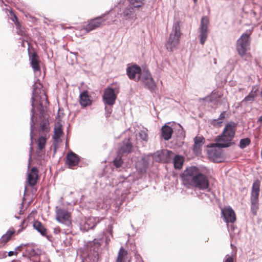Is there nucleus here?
Returning <instances> with one entry per match:
<instances>
[{"label": "nucleus", "instance_id": "2", "mask_svg": "<svg viewBox=\"0 0 262 262\" xmlns=\"http://www.w3.org/2000/svg\"><path fill=\"white\" fill-rule=\"evenodd\" d=\"M237 123L233 121L228 122L222 133L216 137L215 145L217 148H227L232 145V140L235 137Z\"/></svg>", "mask_w": 262, "mask_h": 262}, {"label": "nucleus", "instance_id": "34", "mask_svg": "<svg viewBox=\"0 0 262 262\" xmlns=\"http://www.w3.org/2000/svg\"><path fill=\"white\" fill-rule=\"evenodd\" d=\"M257 89H255L254 90V89L253 88L252 90L251 91V92L249 93V94L246 96L245 98L242 100V103H244L246 102H252L254 100V98L256 96L257 94Z\"/></svg>", "mask_w": 262, "mask_h": 262}, {"label": "nucleus", "instance_id": "17", "mask_svg": "<svg viewBox=\"0 0 262 262\" xmlns=\"http://www.w3.org/2000/svg\"><path fill=\"white\" fill-rule=\"evenodd\" d=\"M80 161V157L73 151H70L66 156V164L69 168L76 166Z\"/></svg>", "mask_w": 262, "mask_h": 262}, {"label": "nucleus", "instance_id": "39", "mask_svg": "<svg viewBox=\"0 0 262 262\" xmlns=\"http://www.w3.org/2000/svg\"><path fill=\"white\" fill-rule=\"evenodd\" d=\"M113 164L117 168H119L121 167H123V165H124V162L122 159V158L119 157V155L114 159Z\"/></svg>", "mask_w": 262, "mask_h": 262}, {"label": "nucleus", "instance_id": "42", "mask_svg": "<svg viewBox=\"0 0 262 262\" xmlns=\"http://www.w3.org/2000/svg\"><path fill=\"white\" fill-rule=\"evenodd\" d=\"M28 245H29V244L27 243L26 244H21V245L17 246V247L15 248V250L14 251H10L9 252H8V256H12L13 255H17V252L16 251L17 250H20V248L23 246H27Z\"/></svg>", "mask_w": 262, "mask_h": 262}, {"label": "nucleus", "instance_id": "28", "mask_svg": "<svg viewBox=\"0 0 262 262\" xmlns=\"http://www.w3.org/2000/svg\"><path fill=\"white\" fill-rule=\"evenodd\" d=\"M147 165V161L144 158H143L137 162L136 167L140 172H144L146 170Z\"/></svg>", "mask_w": 262, "mask_h": 262}, {"label": "nucleus", "instance_id": "22", "mask_svg": "<svg viewBox=\"0 0 262 262\" xmlns=\"http://www.w3.org/2000/svg\"><path fill=\"white\" fill-rule=\"evenodd\" d=\"M173 133V129L171 127L165 124L161 128V136L162 138L166 141L171 139Z\"/></svg>", "mask_w": 262, "mask_h": 262}, {"label": "nucleus", "instance_id": "20", "mask_svg": "<svg viewBox=\"0 0 262 262\" xmlns=\"http://www.w3.org/2000/svg\"><path fill=\"white\" fill-rule=\"evenodd\" d=\"M146 3V0H127L126 4L140 12H143Z\"/></svg>", "mask_w": 262, "mask_h": 262}, {"label": "nucleus", "instance_id": "1", "mask_svg": "<svg viewBox=\"0 0 262 262\" xmlns=\"http://www.w3.org/2000/svg\"><path fill=\"white\" fill-rule=\"evenodd\" d=\"M182 180L190 185L200 190H205L209 188V182L208 178L201 173L195 166L187 167L181 174Z\"/></svg>", "mask_w": 262, "mask_h": 262}, {"label": "nucleus", "instance_id": "15", "mask_svg": "<svg viewBox=\"0 0 262 262\" xmlns=\"http://www.w3.org/2000/svg\"><path fill=\"white\" fill-rule=\"evenodd\" d=\"M29 60L30 61V64L34 72L40 71V60L36 52H33L31 53L29 50L28 51Z\"/></svg>", "mask_w": 262, "mask_h": 262}, {"label": "nucleus", "instance_id": "31", "mask_svg": "<svg viewBox=\"0 0 262 262\" xmlns=\"http://www.w3.org/2000/svg\"><path fill=\"white\" fill-rule=\"evenodd\" d=\"M173 152L170 150L164 149L162 162L169 163L173 159Z\"/></svg>", "mask_w": 262, "mask_h": 262}, {"label": "nucleus", "instance_id": "3", "mask_svg": "<svg viewBox=\"0 0 262 262\" xmlns=\"http://www.w3.org/2000/svg\"><path fill=\"white\" fill-rule=\"evenodd\" d=\"M33 91H32V96L31 98V106H32V109L31 110V121H30V151H29V165H28V169L30 168V162L31 159L32 154L33 151V136L35 135L34 134V130L35 129V124L37 123L36 118L35 119L34 118V114L35 113V103L34 101L35 100V98L36 97L37 92H36V89L37 88V86H36L35 84L34 83L33 85Z\"/></svg>", "mask_w": 262, "mask_h": 262}, {"label": "nucleus", "instance_id": "8", "mask_svg": "<svg viewBox=\"0 0 262 262\" xmlns=\"http://www.w3.org/2000/svg\"><path fill=\"white\" fill-rule=\"evenodd\" d=\"M56 217L58 222L67 227H70L71 225L70 214L64 208L58 206L56 207Z\"/></svg>", "mask_w": 262, "mask_h": 262}, {"label": "nucleus", "instance_id": "19", "mask_svg": "<svg viewBox=\"0 0 262 262\" xmlns=\"http://www.w3.org/2000/svg\"><path fill=\"white\" fill-rule=\"evenodd\" d=\"M38 170L36 167H33L28 173V184L30 186H34L37 182Z\"/></svg>", "mask_w": 262, "mask_h": 262}, {"label": "nucleus", "instance_id": "33", "mask_svg": "<svg viewBox=\"0 0 262 262\" xmlns=\"http://www.w3.org/2000/svg\"><path fill=\"white\" fill-rule=\"evenodd\" d=\"M53 139L56 142H58L60 138L63 135V132L62 128V125H60L58 127L54 128Z\"/></svg>", "mask_w": 262, "mask_h": 262}, {"label": "nucleus", "instance_id": "5", "mask_svg": "<svg viewBox=\"0 0 262 262\" xmlns=\"http://www.w3.org/2000/svg\"><path fill=\"white\" fill-rule=\"evenodd\" d=\"M180 22L176 21L173 23L172 31L166 43L165 46L168 51L172 52L177 48L180 43V38L182 35L180 31Z\"/></svg>", "mask_w": 262, "mask_h": 262}, {"label": "nucleus", "instance_id": "64", "mask_svg": "<svg viewBox=\"0 0 262 262\" xmlns=\"http://www.w3.org/2000/svg\"><path fill=\"white\" fill-rule=\"evenodd\" d=\"M261 28L262 29V25L261 26Z\"/></svg>", "mask_w": 262, "mask_h": 262}, {"label": "nucleus", "instance_id": "35", "mask_svg": "<svg viewBox=\"0 0 262 262\" xmlns=\"http://www.w3.org/2000/svg\"><path fill=\"white\" fill-rule=\"evenodd\" d=\"M124 183V182H119L118 184L117 185V188H115V193L116 194L117 196H118V198L119 199V196L121 195V201L122 202L123 200L125 199V196L124 194H126V192H124V190H120V187L123 185V184Z\"/></svg>", "mask_w": 262, "mask_h": 262}, {"label": "nucleus", "instance_id": "57", "mask_svg": "<svg viewBox=\"0 0 262 262\" xmlns=\"http://www.w3.org/2000/svg\"><path fill=\"white\" fill-rule=\"evenodd\" d=\"M21 205V208H23V207H24V203H23V202H22Z\"/></svg>", "mask_w": 262, "mask_h": 262}, {"label": "nucleus", "instance_id": "55", "mask_svg": "<svg viewBox=\"0 0 262 262\" xmlns=\"http://www.w3.org/2000/svg\"><path fill=\"white\" fill-rule=\"evenodd\" d=\"M43 110H41V111H40V116H39V117H40V118L41 119L42 118V117H43Z\"/></svg>", "mask_w": 262, "mask_h": 262}, {"label": "nucleus", "instance_id": "46", "mask_svg": "<svg viewBox=\"0 0 262 262\" xmlns=\"http://www.w3.org/2000/svg\"><path fill=\"white\" fill-rule=\"evenodd\" d=\"M180 126L181 129L178 130V136L181 139H183L185 137V133L184 129L182 128V126Z\"/></svg>", "mask_w": 262, "mask_h": 262}, {"label": "nucleus", "instance_id": "48", "mask_svg": "<svg viewBox=\"0 0 262 262\" xmlns=\"http://www.w3.org/2000/svg\"><path fill=\"white\" fill-rule=\"evenodd\" d=\"M112 106H106L105 107V110L106 111V113L107 114V117H108V116H110L112 112Z\"/></svg>", "mask_w": 262, "mask_h": 262}, {"label": "nucleus", "instance_id": "24", "mask_svg": "<svg viewBox=\"0 0 262 262\" xmlns=\"http://www.w3.org/2000/svg\"><path fill=\"white\" fill-rule=\"evenodd\" d=\"M141 83L145 89L148 90L151 92H154L156 89V84L152 76Z\"/></svg>", "mask_w": 262, "mask_h": 262}, {"label": "nucleus", "instance_id": "9", "mask_svg": "<svg viewBox=\"0 0 262 262\" xmlns=\"http://www.w3.org/2000/svg\"><path fill=\"white\" fill-rule=\"evenodd\" d=\"M117 97L115 89L111 86H108L105 90L102 95L103 101L105 105L113 106L115 103Z\"/></svg>", "mask_w": 262, "mask_h": 262}, {"label": "nucleus", "instance_id": "58", "mask_svg": "<svg viewBox=\"0 0 262 262\" xmlns=\"http://www.w3.org/2000/svg\"><path fill=\"white\" fill-rule=\"evenodd\" d=\"M19 214H23L21 209L19 210Z\"/></svg>", "mask_w": 262, "mask_h": 262}, {"label": "nucleus", "instance_id": "45", "mask_svg": "<svg viewBox=\"0 0 262 262\" xmlns=\"http://www.w3.org/2000/svg\"><path fill=\"white\" fill-rule=\"evenodd\" d=\"M258 195H251V205H258Z\"/></svg>", "mask_w": 262, "mask_h": 262}, {"label": "nucleus", "instance_id": "54", "mask_svg": "<svg viewBox=\"0 0 262 262\" xmlns=\"http://www.w3.org/2000/svg\"><path fill=\"white\" fill-rule=\"evenodd\" d=\"M43 236H46L48 241H49L50 242L52 241L53 237H52V235H47V233H46V235H44Z\"/></svg>", "mask_w": 262, "mask_h": 262}, {"label": "nucleus", "instance_id": "4", "mask_svg": "<svg viewBox=\"0 0 262 262\" xmlns=\"http://www.w3.org/2000/svg\"><path fill=\"white\" fill-rule=\"evenodd\" d=\"M139 12V11L126 3L120 6L118 15L124 24L128 22L132 25L137 18V16Z\"/></svg>", "mask_w": 262, "mask_h": 262}, {"label": "nucleus", "instance_id": "47", "mask_svg": "<svg viewBox=\"0 0 262 262\" xmlns=\"http://www.w3.org/2000/svg\"><path fill=\"white\" fill-rule=\"evenodd\" d=\"M228 117V114L227 113L226 111H223L221 113L218 119L220 120L221 121H222V120L225 119L226 117Z\"/></svg>", "mask_w": 262, "mask_h": 262}, {"label": "nucleus", "instance_id": "21", "mask_svg": "<svg viewBox=\"0 0 262 262\" xmlns=\"http://www.w3.org/2000/svg\"><path fill=\"white\" fill-rule=\"evenodd\" d=\"M204 138L203 137H195L194 139L193 150L196 154L201 153V147L204 144Z\"/></svg>", "mask_w": 262, "mask_h": 262}, {"label": "nucleus", "instance_id": "49", "mask_svg": "<svg viewBox=\"0 0 262 262\" xmlns=\"http://www.w3.org/2000/svg\"><path fill=\"white\" fill-rule=\"evenodd\" d=\"M257 209H258V205H251V210L252 213L253 215L256 214Z\"/></svg>", "mask_w": 262, "mask_h": 262}, {"label": "nucleus", "instance_id": "59", "mask_svg": "<svg viewBox=\"0 0 262 262\" xmlns=\"http://www.w3.org/2000/svg\"><path fill=\"white\" fill-rule=\"evenodd\" d=\"M39 106H40V107H42V104H41V103H40V104H39Z\"/></svg>", "mask_w": 262, "mask_h": 262}, {"label": "nucleus", "instance_id": "30", "mask_svg": "<svg viewBox=\"0 0 262 262\" xmlns=\"http://www.w3.org/2000/svg\"><path fill=\"white\" fill-rule=\"evenodd\" d=\"M15 231L14 229H13L12 230H8L7 232L2 235L1 237V238H0V243H3L4 245L9 242L12 236L15 233Z\"/></svg>", "mask_w": 262, "mask_h": 262}, {"label": "nucleus", "instance_id": "25", "mask_svg": "<svg viewBox=\"0 0 262 262\" xmlns=\"http://www.w3.org/2000/svg\"><path fill=\"white\" fill-rule=\"evenodd\" d=\"M151 76V74L149 71V69L146 67H142V70L140 74L139 75V82L140 81L142 83L144 81L148 80V79Z\"/></svg>", "mask_w": 262, "mask_h": 262}, {"label": "nucleus", "instance_id": "40", "mask_svg": "<svg viewBox=\"0 0 262 262\" xmlns=\"http://www.w3.org/2000/svg\"><path fill=\"white\" fill-rule=\"evenodd\" d=\"M251 143V140L249 138H245L240 140L239 146L241 149H244L248 146Z\"/></svg>", "mask_w": 262, "mask_h": 262}, {"label": "nucleus", "instance_id": "32", "mask_svg": "<svg viewBox=\"0 0 262 262\" xmlns=\"http://www.w3.org/2000/svg\"><path fill=\"white\" fill-rule=\"evenodd\" d=\"M39 133H46L49 132V122L48 119H43L40 123V128L38 130Z\"/></svg>", "mask_w": 262, "mask_h": 262}, {"label": "nucleus", "instance_id": "43", "mask_svg": "<svg viewBox=\"0 0 262 262\" xmlns=\"http://www.w3.org/2000/svg\"><path fill=\"white\" fill-rule=\"evenodd\" d=\"M139 136L140 139L145 142H147L148 140V134L144 130H141L139 133Z\"/></svg>", "mask_w": 262, "mask_h": 262}, {"label": "nucleus", "instance_id": "53", "mask_svg": "<svg viewBox=\"0 0 262 262\" xmlns=\"http://www.w3.org/2000/svg\"><path fill=\"white\" fill-rule=\"evenodd\" d=\"M30 254L31 255V256L38 255V254H36V252H35V250L34 249H32L31 252L30 253Z\"/></svg>", "mask_w": 262, "mask_h": 262}, {"label": "nucleus", "instance_id": "38", "mask_svg": "<svg viewBox=\"0 0 262 262\" xmlns=\"http://www.w3.org/2000/svg\"><path fill=\"white\" fill-rule=\"evenodd\" d=\"M164 149L158 150L153 155V157L155 161L158 162H162L163 153Z\"/></svg>", "mask_w": 262, "mask_h": 262}, {"label": "nucleus", "instance_id": "63", "mask_svg": "<svg viewBox=\"0 0 262 262\" xmlns=\"http://www.w3.org/2000/svg\"><path fill=\"white\" fill-rule=\"evenodd\" d=\"M205 196H208V195L207 194H205Z\"/></svg>", "mask_w": 262, "mask_h": 262}, {"label": "nucleus", "instance_id": "51", "mask_svg": "<svg viewBox=\"0 0 262 262\" xmlns=\"http://www.w3.org/2000/svg\"><path fill=\"white\" fill-rule=\"evenodd\" d=\"M60 232V229L59 227H56L54 229V233L57 234Z\"/></svg>", "mask_w": 262, "mask_h": 262}, {"label": "nucleus", "instance_id": "44", "mask_svg": "<svg viewBox=\"0 0 262 262\" xmlns=\"http://www.w3.org/2000/svg\"><path fill=\"white\" fill-rule=\"evenodd\" d=\"M223 122V121H221L217 118L212 120L211 123L214 126L221 127L222 125Z\"/></svg>", "mask_w": 262, "mask_h": 262}, {"label": "nucleus", "instance_id": "23", "mask_svg": "<svg viewBox=\"0 0 262 262\" xmlns=\"http://www.w3.org/2000/svg\"><path fill=\"white\" fill-rule=\"evenodd\" d=\"M221 98L220 95L217 94L215 92L212 91L210 95L205 97L200 100H205L208 103H216Z\"/></svg>", "mask_w": 262, "mask_h": 262}, {"label": "nucleus", "instance_id": "61", "mask_svg": "<svg viewBox=\"0 0 262 262\" xmlns=\"http://www.w3.org/2000/svg\"><path fill=\"white\" fill-rule=\"evenodd\" d=\"M54 151H56V147L54 148Z\"/></svg>", "mask_w": 262, "mask_h": 262}, {"label": "nucleus", "instance_id": "13", "mask_svg": "<svg viewBox=\"0 0 262 262\" xmlns=\"http://www.w3.org/2000/svg\"><path fill=\"white\" fill-rule=\"evenodd\" d=\"M221 216L226 223H233L236 221V215L233 209L230 206L221 210Z\"/></svg>", "mask_w": 262, "mask_h": 262}, {"label": "nucleus", "instance_id": "26", "mask_svg": "<svg viewBox=\"0 0 262 262\" xmlns=\"http://www.w3.org/2000/svg\"><path fill=\"white\" fill-rule=\"evenodd\" d=\"M33 227L34 229L37 231L42 236L46 235L47 229L40 222L37 220L34 221L33 224Z\"/></svg>", "mask_w": 262, "mask_h": 262}, {"label": "nucleus", "instance_id": "36", "mask_svg": "<svg viewBox=\"0 0 262 262\" xmlns=\"http://www.w3.org/2000/svg\"><path fill=\"white\" fill-rule=\"evenodd\" d=\"M46 144V138L43 136H40L38 139L37 151L42 150L45 147Z\"/></svg>", "mask_w": 262, "mask_h": 262}, {"label": "nucleus", "instance_id": "52", "mask_svg": "<svg viewBox=\"0 0 262 262\" xmlns=\"http://www.w3.org/2000/svg\"><path fill=\"white\" fill-rule=\"evenodd\" d=\"M256 123L257 124H261L262 123V115L258 118Z\"/></svg>", "mask_w": 262, "mask_h": 262}, {"label": "nucleus", "instance_id": "11", "mask_svg": "<svg viewBox=\"0 0 262 262\" xmlns=\"http://www.w3.org/2000/svg\"><path fill=\"white\" fill-rule=\"evenodd\" d=\"M102 218L99 217H90L86 219L83 224L80 225V230L83 232H87L91 229H94L95 227L99 224Z\"/></svg>", "mask_w": 262, "mask_h": 262}, {"label": "nucleus", "instance_id": "29", "mask_svg": "<svg viewBox=\"0 0 262 262\" xmlns=\"http://www.w3.org/2000/svg\"><path fill=\"white\" fill-rule=\"evenodd\" d=\"M127 254V250L121 247L118 253L116 262H125Z\"/></svg>", "mask_w": 262, "mask_h": 262}, {"label": "nucleus", "instance_id": "56", "mask_svg": "<svg viewBox=\"0 0 262 262\" xmlns=\"http://www.w3.org/2000/svg\"><path fill=\"white\" fill-rule=\"evenodd\" d=\"M6 253H7L6 251L3 252V257H6Z\"/></svg>", "mask_w": 262, "mask_h": 262}, {"label": "nucleus", "instance_id": "60", "mask_svg": "<svg viewBox=\"0 0 262 262\" xmlns=\"http://www.w3.org/2000/svg\"><path fill=\"white\" fill-rule=\"evenodd\" d=\"M193 2H194V3H196V2H197V1H198V0H193Z\"/></svg>", "mask_w": 262, "mask_h": 262}, {"label": "nucleus", "instance_id": "50", "mask_svg": "<svg viewBox=\"0 0 262 262\" xmlns=\"http://www.w3.org/2000/svg\"><path fill=\"white\" fill-rule=\"evenodd\" d=\"M223 262H234L233 258L231 256H229V255H227L224 260Z\"/></svg>", "mask_w": 262, "mask_h": 262}, {"label": "nucleus", "instance_id": "37", "mask_svg": "<svg viewBox=\"0 0 262 262\" xmlns=\"http://www.w3.org/2000/svg\"><path fill=\"white\" fill-rule=\"evenodd\" d=\"M260 182L256 180L254 182L252 187L251 195H258L259 194Z\"/></svg>", "mask_w": 262, "mask_h": 262}, {"label": "nucleus", "instance_id": "12", "mask_svg": "<svg viewBox=\"0 0 262 262\" xmlns=\"http://www.w3.org/2000/svg\"><path fill=\"white\" fill-rule=\"evenodd\" d=\"M209 21L207 17L204 16L201 18L200 25V43L204 45L208 36Z\"/></svg>", "mask_w": 262, "mask_h": 262}, {"label": "nucleus", "instance_id": "18", "mask_svg": "<svg viewBox=\"0 0 262 262\" xmlns=\"http://www.w3.org/2000/svg\"><path fill=\"white\" fill-rule=\"evenodd\" d=\"M218 148L212 149L208 152V156L210 159L215 163H220L223 160L222 148Z\"/></svg>", "mask_w": 262, "mask_h": 262}, {"label": "nucleus", "instance_id": "6", "mask_svg": "<svg viewBox=\"0 0 262 262\" xmlns=\"http://www.w3.org/2000/svg\"><path fill=\"white\" fill-rule=\"evenodd\" d=\"M252 32V29L247 30L236 41V50L241 57L246 55L247 51L249 49L251 42L250 36Z\"/></svg>", "mask_w": 262, "mask_h": 262}, {"label": "nucleus", "instance_id": "14", "mask_svg": "<svg viewBox=\"0 0 262 262\" xmlns=\"http://www.w3.org/2000/svg\"><path fill=\"white\" fill-rule=\"evenodd\" d=\"M133 148V145L129 138L125 139L120 144L118 148V154L122 156L130 153Z\"/></svg>", "mask_w": 262, "mask_h": 262}, {"label": "nucleus", "instance_id": "10", "mask_svg": "<svg viewBox=\"0 0 262 262\" xmlns=\"http://www.w3.org/2000/svg\"><path fill=\"white\" fill-rule=\"evenodd\" d=\"M142 68L137 64L129 66L126 68V75L129 79L139 82V75L140 74Z\"/></svg>", "mask_w": 262, "mask_h": 262}, {"label": "nucleus", "instance_id": "41", "mask_svg": "<svg viewBox=\"0 0 262 262\" xmlns=\"http://www.w3.org/2000/svg\"><path fill=\"white\" fill-rule=\"evenodd\" d=\"M10 13L11 16L13 17L11 18L12 20L15 24L16 26V28H18L19 27H20V25L18 22V19L17 17V16L15 15V14L13 12L12 10L11 9L10 11Z\"/></svg>", "mask_w": 262, "mask_h": 262}, {"label": "nucleus", "instance_id": "27", "mask_svg": "<svg viewBox=\"0 0 262 262\" xmlns=\"http://www.w3.org/2000/svg\"><path fill=\"white\" fill-rule=\"evenodd\" d=\"M184 159L182 156L177 155L173 158L174 167L177 169H181L184 164Z\"/></svg>", "mask_w": 262, "mask_h": 262}, {"label": "nucleus", "instance_id": "7", "mask_svg": "<svg viewBox=\"0 0 262 262\" xmlns=\"http://www.w3.org/2000/svg\"><path fill=\"white\" fill-rule=\"evenodd\" d=\"M113 9H111L109 11H107L104 14H102L101 16L91 19L87 25L83 26L81 28V31L85 33H88L98 28L100 25L105 20L104 17L107 15Z\"/></svg>", "mask_w": 262, "mask_h": 262}, {"label": "nucleus", "instance_id": "62", "mask_svg": "<svg viewBox=\"0 0 262 262\" xmlns=\"http://www.w3.org/2000/svg\"><path fill=\"white\" fill-rule=\"evenodd\" d=\"M2 3H4V1L3 0H2Z\"/></svg>", "mask_w": 262, "mask_h": 262}, {"label": "nucleus", "instance_id": "16", "mask_svg": "<svg viewBox=\"0 0 262 262\" xmlns=\"http://www.w3.org/2000/svg\"><path fill=\"white\" fill-rule=\"evenodd\" d=\"M79 102L80 105L83 107H86L92 105L93 102L92 97L87 90H84L80 93Z\"/></svg>", "mask_w": 262, "mask_h": 262}]
</instances>
